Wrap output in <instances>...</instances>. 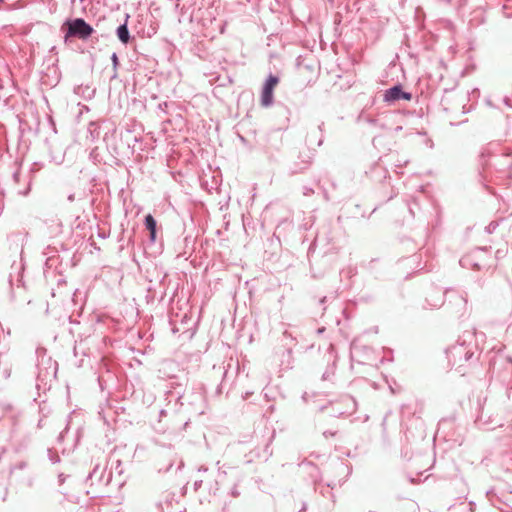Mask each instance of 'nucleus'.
I'll list each match as a JSON object with an SVG mask.
<instances>
[{
  "label": "nucleus",
  "mask_w": 512,
  "mask_h": 512,
  "mask_svg": "<svg viewBox=\"0 0 512 512\" xmlns=\"http://www.w3.org/2000/svg\"><path fill=\"white\" fill-rule=\"evenodd\" d=\"M67 25L68 35H76L81 39H86L93 33V28L81 18L69 21Z\"/></svg>",
  "instance_id": "obj_1"
},
{
  "label": "nucleus",
  "mask_w": 512,
  "mask_h": 512,
  "mask_svg": "<svg viewBox=\"0 0 512 512\" xmlns=\"http://www.w3.org/2000/svg\"><path fill=\"white\" fill-rule=\"evenodd\" d=\"M279 80L277 77L275 76H269V78L267 79L264 87H263V91H262V96H261V102H262V105L264 106H269L272 101H273V91H274V88L277 86Z\"/></svg>",
  "instance_id": "obj_2"
},
{
  "label": "nucleus",
  "mask_w": 512,
  "mask_h": 512,
  "mask_svg": "<svg viewBox=\"0 0 512 512\" xmlns=\"http://www.w3.org/2000/svg\"><path fill=\"white\" fill-rule=\"evenodd\" d=\"M386 101H395L399 99L410 100L411 94L403 92L400 86H394L387 90L384 95Z\"/></svg>",
  "instance_id": "obj_3"
},
{
  "label": "nucleus",
  "mask_w": 512,
  "mask_h": 512,
  "mask_svg": "<svg viewBox=\"0 0 512 512\" xmlns=\"http://www.w3.org/2000/svg\"><path fill=\"white\" fill-rule=\"evenodd\" d=\"M117 36L121 42L124 44H127L130 39V34L127 28V23H124L123 25L119 26L117 29Z\"/></svg>",
  "instance_id": "obj_4"
},
{
  "label": "nucleus",
  "mask_w": 512,
  "mask_h": 512,
  "mask_svg": "<svg viewBox=\"0 0 512 512\" xmlns=\"http://www.w3.org/2000/svg\"><path fill=\"white\" fill-rule=\"evenodd\" d=\"M146 228L150 231V237L152 240H155L156 236V221L152 215L148 214L145 218Z\"/></svg>",
  "instance_id": "obj_5"
},
{
  "label": "nucleus",
  "mask_w": 512,
  "mask_h": 512,
  "mask_svg": "<svg viewBox=\"0 0 512 512\" xmlns=\"http://www.w3.org/2000/svg\"><path fill=\"white\" fill-rule=\"evenodd\" d=\"M112 60H113L114 63H117V55L116 54H113Z\"/></svg>",
  "instance_id": "obj_6"
}]
</instances>
